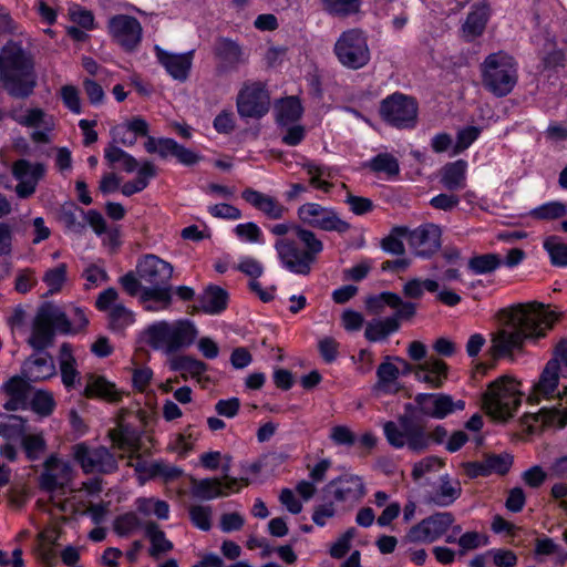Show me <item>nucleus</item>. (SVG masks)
I'll return each instance as SVG.
<instances>
[{
	"mask_svg": "<svg viewBox=\"0 0 567 567\" xmlns=\"http://www.w3.org/2000/svg\"><path fill=\"white\" fill-rule=\"evenodd\" d=\"M390 307L395 310L391 318H396L400 322L401 319H410L415 315V305L403 299L394 292H382L379 296L372 297L368 301V308L374 313L383 312L384 307Z\"/></svg>",
	"mask_w": 567,
	"mask_h": 567,
	"instance_id": "a878e982",
	"label": "nucleus"
},
{
	"mask_svg": "<svg viewBox=\"0 0 567 567\" xmlns=\"http://www.w3.org/2000/svg\"><path fill=\"white\" fill-rule=\"evenodd\" d=\"M198 334L196 324L189 319L157 320L143 330L142 339L153 350L169 355L189 348Z\"/></svg>",
	"mask_w": 567,
	"mask_h": 567,
	"instance_id": "39448f33",
	"label": "nucleus"
},
{
	"mask_svg": "<svg viewBox=\"0 0 567 567\" xmlns=\"http://www.w3.org/2000/svg\"><path fill=\"white\" fill-rule=\"evenodd\" d=\"M177 142L173 138L147 136L144 147L148 154H157L162 158L174 156Z\"/></svg>",
	"mask_w": 567,
	"mask_h": 567,
	"instance_id": "864d4df0",
	"label": "nucleus"
},
{
	"mask_svg": "<svg viewBox=\"0 0 567 567\" xmlns=\"http://www.w3.org/2000/svg\"><path fill=\"white\" fill-rule=\"evenodd\" d=\"M302 168L309 175V183L312 187L323 193H329L332 189L333 185L328 181L332 176L329 167L308 161L302 164Z\"/></svg>",
	"mask_w": 567,
	"mask_h": 567,
	"instance_id": "a19ab883",
	"label": "nucleus"
},
{
	"mask_svg": "<svg viewBox=\"0 0 567 567\" xmlns=\"http://www.w3.org/2000/svg\"><path fill=\"white\" fill-rule=\"evenodd\" d=\"M199 302L205 313L218 315L227 307L228 293L220 287L209 286L202 295Z\"/></svg>",
	"mask_w": 567,
	"mask_h": 567,
	"instance_id": "ea45409f",
	"label": "nucleus"
},
{
	"mask_svg": "<svg viewBox=\"0 0 567 567\" xmlns=\"http://www.w3.org/2000/svg\"><path fill=\"white\" fill-rule=\"evenodd\" d=\"M400 329V322L396 318H379L373 319L367 323L364 337L370 342H378L386 339L390 334Z\"/></svg>",
	"mask_w": 567,
	"mask_h": 567,
	"instance_id": "58836bf2",
	"label": "nucleus"
},
{
	"mask_svg": "<svg viewBox=\"0 0 567 567\" xmlns=\"http://www.w3.org/2000/svg\"><path fill=\"white\" fill-rule=\"evenodd\" d=\"M296 235L303 244V249L299 247L296 240L290 238L277 239L274 248L279 264L285 270L299 276H308L317 261L318 255L323 250V244L310 229L296 228Z\"/></svg>",
	"mask_w": 567,
	"mask_h": 567,
	"instance_id": "20e7f679",
	"label": "nucleus"
},
{
	"mask_svg": "<svg viewBox=\"0 0 567 567\" xmlns=\"http://www.w3.org/2000/svg\"><path fill=\"white\" fill-rule=\"evenodd\" d=\"M59 364L63 385L69 390L75 388L80 383V372L69 343H63L60 348Z\"/></svg>",
	"mask_w": 567,
	"mask_h": 567,
	"instance_id": "f704fd0d",
	"label": "nucleus"
},
{
	"mask_svg": "<svg viewBox=\"0 0 567 567\" xmlns=\"http://www.w3.org/2000/svg\"><path fill=\"white\" fill-rule=\"evenodd\" d=\"M237 112L245 118H260L270 109V96L261 82H246L240 89L237 101Z\"/></svg>",
	"mask_w": 567,
	"mask_h": 567,
	"instance_id": "4468645a",
	"label": "nucleus"
},
{
	"mask_svg": "<svg viewBox=\"0 0 567 567\" xmlns=\"http://www.w3.org/2000/svg\"><path fill=\"white\" fill-rule=\"evenodd\" d=\"M489 17L491 11L486 2L475 3L462 23L461 38L466 42L480 38L486 29Z\"/></svg>",
	"mask_w": 567,
	"mask_h": 567,
	"instance_id": "bb28decb",
	"label": "nucleus"
},
{
	"mask_svg": "<svg viewBox=\"0 0 567 567\" xmlns=\"http://www.w3.org/2000/svg\"><path fill=\"white\" fill-rule=\"evenodd\" d=\"M25 433V421L21 416L6 415L0 420V436L7 440H21Z\"/></svg>",
	"mask_w": 567,
	"mask_h": 567,
	"instance_id": "09e8293b",
	"label": "nucleus"
},
{
	"mask_svg": "<svg viewBox=\"0 0 567 567\" xmlns=\"http://www.w3.org/2000/svg\"><path fill=\"white\" fill-rule=\"evenodd\" d=\"M466 162L458 159L443 167L441 183L449 190H460L466 186Z\"/></svg>",
	"mask_w": 567,
	"mask_h": 567,
	"instance_id": "4c0bfd02",
	"label": "nucleus"
},
{
	"mask_svg": "<svg viewBox=\"0 0 567 567\" xmlns=\"http://www.w3.org/2000/svg\"><path fill=\"white\" fill-rule=\"evenodd\" d=\"M414 401L421 414L436 420L465 409L463 400L455 401L445 393H419Z\"/></svg>",
	"mask_w": 567,
	"mask_h": 567,
	"instance_id": "f3484780",
	"label": "nucleus"
},
{
	"mask_svg": "<svg viewBox=\"0 0 567 567\" xmlns=\"http://www.w3.org/2000/svg\"><path fill=\"white\" fill-rule=\"evenodd\" d=\"M381 117L398 128H411L416 124L417 104L406 95L394 93L381 102Z\"/></svg>",
	"mask_w": 567,
	"mask_h": 567,
	"instance_id": "9b49d317",
	"label": "nucleus"
},
{
	"mask_svg": "<svg viewBox=\"0 0 567 567\" xmlns=\"http://www.w3.org/2000/svg\"><path fill=\"white\" fill-rule=\"evenodd\" d=\"M484 87L497 97L508 95L518 80L517 63L504 51L488 54L481 64Z\"/></svg>",
	"mask_w": 567,
	"mask_h": 567,
	"instance_id": "0eeeda50",
	"label": "nucleus"
},
{
	"mask_svg": "<svg viewBox=\"0 0 567 567\" xmlns=\"http://www.w3.org/2000/svg\"><path fill=\"white\" fill-rule=\"evenodd\" d=\"M462 494L461 483L452 480L447 474L440 477L437 489L431 496V502L440 507L452 505Z\"/></svg>",
	"mask_w": 567,
	"mask_h": 567,
	"instance_id": "c9c22d12",
	"label": "nucleus"
},
{
	"mask_svg": "<svg viewBox=\"0 0 567 567\" xmlns=\"http://www.w3.org/2000/svg\"><path fill=\"white\" fill-rule=\"evenodd\" d=\"M189 519L192 524L204 532H208L212 528L213 508L209 505H190Z\"/></svg>",
	"mask_w": 567,
	"mask_h": 567,
	"instance_id": "6e6d98bb",
	"label": "nucleus"
},
{
	"mask_svg": "<svg viewBox=\"0 0 567 567\" xmlns=\"http://www.w3.org/2000/svg\"><path fill=\"white\" fill-rule=\"evenodd\" d=\"M333 52L338 61L350 70L364 68L371 59L368 38L360 29L343 31L334 43Z\"/></svg>",
	"mask_w": 567,
	"mask_h": 567,
	"instance_id": "9d476101",
	"label": "nucleus"
},
{
	"mask_svg": "<svg viewBox=\"0 0 567 567\" xmlns=\"http://www.w3.org/2000/svg\"><path fill=\"white\" fill-rule=\"evenodd\" d=\"M487 544L488 538L484 534L475 530L463 533L457 539V545L460 547L458 554L463 556L467 551L484 547Z\"/></svg>",
	"mask_w": 567,
	"mask_h": 567,
	"instance_id": "0e129e2a",
	"label": "nucleus"
},
{
	"mask_svg": "<svg viewBox=\"0 0 567 567\" xmlns=\"http://www.w3.org/2000/svg\"><path fill=\"white\" fill-rule=\"evenodd\" d=\"M144 534L150 542L148 555L153 559H159L173 550V543L166 537L164 530L154 522L144 524Z\"/></svg>",
	"mask_w": 567,
	"mask_h": 567,
	"instance_id": "473e14b6",
	"label": "nucleus"
},
{
	"mask_svg": "<svg viewBox=\"0 0 567 567\" xmlns=\"http://www.w3.org/2000/svg\"><path fill=\"white\" fill-rule=\"evenodd\" d=\"M391 358L388 357L386 361L382 362L377 370L378 382L377 386L379 390L390 393L394 391L396 381L400 377V368L390 362Z\"/></svg>",
	"mask_w": 567,
	"mask_h": 567,
	"instance_id": "c03bdc74",
	"label": "nucleus"
},
{
	"mask_svg": "<svg viewBox=\"0 0 567 567\" xmlns=\"http://www.w3.org/2000/svg\"><path fill=\"white\" fill-rule=\"evenodd\" d=\"M440 288V284L434 279H420L412 278L408 280L403 286V295L408 298L420 299L423 297L424 291L436 292Z\"/></svg>",
	"mask_w": 567,
	"mask_h": 567,
	"instance_id": "de8ad7c7",
	"label": "nucleus"
},
{
	"mask_svg": "<svg viewBox=\"0 0 567 567\" xmlns=\"http://www.w3.org/2000/svg\"><path fill=\"white\" fill-rule=\"evenodd\" d=\"M45 167L41 163H31L28 159H18L13 163L12 174L17 181V195L20 198L31 196L37 188L38 182L44 175Z\"/></svg>",
	"mask_w": 567,
	"mask_h": 567,
	"instance_id": "4be33fe9",
	"label": "nucleus"
},
{
	"mask_svg": "<svg viewBox=\"0 0 567 567\" xmlns=\"http://www.w3.org/2000/svg\"><path fill=\"white\" fill-rule=\"evenodd\" d=\"M0 81L13 97L32 94L37 85L34 58L21 42L10 40L0 49Z\"/></svg>",
	"mask_w": 567,
	"mask_h": 567,
	"instance_id": "7ed1b4c3",
	"label": "nucleus"
},
{
	"mask_svg": "<svg viewBox=\"0 0 567 567\" xmlns=\"http://www.w3.org/2000/svg\"><path fill=\"white\" fill-rule=\"evenodd\" d=\"M324 9L333 16L347 17L360 10V0H321Z\"/></svg>",
	"mask_w": 567,
	"mask_h": 567,
	"instance_id": "e2e57ef3",
	"label": "nucleus"
},
{
	"mask_svg": "<svg viewBox=\"0 0 567 567\" xmlns=\"http://www.w3.org/2000/svg\"><path fill=\"white\" fill-rule=\"evenodd\" d=\"M502 264L503 259L499 255L483 254L470 258L467 267L474 275H487L498 269Z\"/></svg>",
	"mask_w": 567,
	"mask_h": 567,
	"instance_id": "a18cd8bd",
	"label": "nucleus"
},
{
	"mask_svg": "<svg viewBox=\"0 0 567 567\" xmlns=\"http://www.w3.org/2000/svg\"><path fill=\"white\" fill-rule=\"evenodd\" d=\"M82 277L85 280L84 288L86 290L94 289L109 280V275L103 264H89Z\"/></svg>",
	"mask_w": 567,
	"mask_h": 567,
	"instance_id": "bf43d9fd",
	"label": "nucleus"
},
{
	"mask_svg": "<svg viewBox=\"0 0 567 567\" xmlns=\"http://www.w3.org/2000/svg\"><path fill=\"white\" fill-rule=\"evenodd\" d=\"M300 221L309 227L324 231L347 233L350 224L343 220L334 208L318 203H305L298 208Z\"/></svg>",
	"mask_w": 567,
	"mask_h": 567,
	"instance_id": "f8f14e48",
	"label": "nucleus"
},
{
	"mask_svg": "<svg viewBox=\"0 0 567 567\" xmlns=\"http://www.w3.org/2000/svg\"><path fill=\"white\" fill-rule=\"evenodd\" d=\"M303 109L299 99L289 96L276 105L277 122L282 125H290L297 122L302 115Z\"/></svg>",
	"mask_w": 567,
	"mask_h": 567,
	"instance_id": "79ce46f5",
	"label": "nucleus"
},
{
	"mask_svg": "<svg viewBox=\"0 0 567 567\" xmlns=\"http://www.w3.org/2000/svg\"><path fill=\"white\" fill-rule=\"evenodd\" d=\"M567 214L565 204L560 202H547L533 210H530V217L539 220H554L558 219Z\"/></svg>",
	"mask_w": 567,
	"mask_h": 567,
	"instance_id": "5fc2aeb1",
	"label": "nucleus"
},
{
	"mask_svg": "<svg viewBox=\"0 0 567 567\" xmlns=\"http://www.w3.org/2000/svg\"><path fill=\"white\" fill-rule=\"evenodd\" d=\"M544 248L554 266L567 267V243L559 240L557 237H549L544 241Z\"/></svg>",
	"mask_w": 567,
	"mask_h": 567,
	"instance_id": "4d7b16f0",
	"label": "nucleus"
},
{
	"mask_svg": "<svg viewBox=\"0 0 567 567\" xmlns=\"http://www.w3.org/2000/svg\"><path fill=\"white\" fill-rule=\"evenodd\" d=\"M110 328L113 331L121 332L127 327L132 326L135 321L133 311L127 309L122 303L114 305L109 312Z\"/></svg>",
	"mask_w": 567,
	"mask_h": 567,
	"instance_id": "3c124183",
	"label": "nucleus"
},
{
	"mask_svg": "<svg viewBox=\"0 0 567 567\" xmlns=\"http://www.w3.org/2000/svg\"><path fill=\"white\" fill-rule=\"evenodd\" d=\"M144 309L151 312L167 310L172 305L171 288H145L141 296Z\"/></svg>",
	"mask_w": 567,
	"mask_h": 567,
	"instance_id": "e433bc0d",
	"label": "nucleus"
},
{
	"mask_svg": "<svg viewBox=\"0 0 567 567\" xmlns=\"http://www.w3.org/2000/svg\"><path fill=\"white\" fill-rule=\"evenodd\" d=\"M136 272L147 285L145 288H171L168 284L173 276V266L155 255H147L140 260Z\"/></svg>",
	"mask_w": 567,
	"mask_h": 567,
	"instance_id": "a211bd4d",
	"label": "nucleus"
},
{
	"mask_svg": "<svg viewBox=\"0 0 567 567\" xmlns=\"http://www.w3.org/2000/svg\"><path fill=\"white\" fill-rule=\"evenodd\" d=\"M55 330L60 332L68 330L66 315L60 307L45 303L39 308L33 319L28 342L33 349L43 350L52 344Z\"/></svg>",
	"mask_w": 567,
	"mask_h": 567,
	"instance_id": "1a4fd4ad",
	"label": "nucleus"
},
{
	"mask_svg": "<svg viewBox=\"0 0 567 567\" xmlns=\"http://www.w3.org/2000/svg\"><path fill=\"white\" fill-rule=\"evenodd\" d=\"M560 372L561 368L557 361H548L527 396L529 403L538 404L543 400L555 402L532 414V431L542 427L561 429L567 425V388L565 386L564 391L559 390V378L563 377Z\"/></svg>",
	"mask_w": 567,
	"mask_h": 567,
	"instance_id": "f03ea898",
	"label": "nucleus"
},
{
	"mask_svg": "<svg viewBox=\"0 0 567 567\" xmlns=\"http://www.w3.org/2000/svg\"><path fill=\"white\" fill-rule=\"evenodd\" d=\"M21 446L29 461L39 460L45 452L47 442L42 433H25L21 439Z\"/></svg>",
	"mask_w": 567,
	"mask_h": 567,
	"instance_id": "8fccbe9b",
	"label": "nucleus"
},
{
	"mask_svg": "<svg viewBox=\"0 0 567 567\" xmlns=\"http://www.w3.org/2000/svg\"><path fill=\"white\" fill-rule=\"evenodd\" d=\"M454 522L455 517L450 512L434 513L413 525L406 533V539L416 544L434 543L446 535Z\"/></svg>",
	"mask_w": 567,
	"mask_h": 567,
	"instance_id": "2eb2a0df",
	"label": "nucleus"
},
{
	"mask_svg": "<svg viewBox=\"0 0 567 567\" xmlns=\"http://www.w3.org/2000/svg\"><path fill=\"white\" fill-rule=\"evenodd\" d=\"M84 395L117 402L121 400L122 393L116 389L114 383L110 382L104 377L91 374L84 388Z\"/></svg>",
	"mask_w": 567,
	"mask_h": 567,
	"instance_id": "72a5a7b5",
	"label": "nucleus"
},
{
	"mask_svg": "<svg viewBox=\"0 0 567 567\" xmlns=\"http://www.w3.org/2000/svg\"><path fill=\"white\" fill-rule=\"evenodd\" d=\"M556 317L542 303L533 302L512 308L502 324L493 333L489 352L495 359L514 358V352L523 349L525 341L544 338L551 329Z\"/></svg>",
	"mask_w": 567,
	"mask_h": 567,
	"instance_id": "f257e3e1",
	"label": "nucleus"
},
{
	"mask_svg": "<svg viewBox=\"0 0 567 567\" xmlns=\"http://www.w3.org/2000/svg\"><path fill=\"white\" fill-rule=\"evenodd\" d=\"M368 166L375 173H384L389 177L396 176L400 172L398 159L389 154L381 153L370 159Z\"/></svg>",
	"mask_w": 567,
	"mask_h": 567,
	"instance_id": "603ef678",
	"label": "nucleus"
},
{
	"mask_svg": "<svg viewBox=\"0 0 567 567\" xmlns=\"http://www.w3.org/2000/svg\"><path fill=\"white\" fill-rule=\"evenodd\" d=\"M241 197L269 219H281L288 212L277 198L252 188L243 190Z\"/></svg>",
	"mask_w": 567,
	"mask_h": 567,
	"instance_id": "cd10ccee",
	"label": "nucleus"
},
{
	"mask_svg": "<svg viewBox=\"0 0 567 567\" xmlns=\"http://www.w3.org/2000/svg\"><path fill=\"white\" fill-rule=\"evenodd\" d=\"M154 52L157 62L172 79L179 82H185L188 79L194 59L193 50L184 53H174L164 50L159 45H155Z\"/></svg>",
	"mask_w": 567,
	"mask_h": 567,
	"instance_id": "393cba45",
	"label": "nucleus"
},
{
	"mask_svg": "<svg viewBox=\"0 0 567 567\" xmlns=\"http://www.w3.org/2000/svg\"><path fill=\"white\" fill-rule=\"evenodd\" d=\"M214 53L225 71L235 70L248 61L247 52L229 38H219L216 41Z\"/></svg>",
	"mask_w": 567,
	"mask_h": 567,
	"instance_id": "c85d7f7f",
	"label": "nucleus"
},
{
	"mask_svg": "<svg viewBox=\"0 0 567 567\" xmlns=\"http://www.w3.org/2000/svg\"><path fill=\"white\" fill-rule=\"evenodd\" d=\"M72 456L86 474H110L117 470L115 456L104 446L91 447L81 442L72 446Z\"/></svg>",
	"mask_w": 567,
	"mask_h": 567,
	"instance_id": "ddd939ff",
	"label": "nucleus"
},
{
	"mask_svg": "<svg viewBox=\"0 0 567 567\" xmlns=\"http://www.w3.org/2000/svg\"><path fill=\"white\" fill-rule=\"evenodd\" d=\"M357 535L354 527L348 528L330 546L329 554L332 558H343L351 549L352 540Z\"/></svg>",
	"mask_w": 567,
	"mask_h": 567,
	"instance_id": "774afa93",
	"label": "nucleus"
},
{
	"mask_svg": "<svg viewBox=\"0 0 567 567\" xmlns=\"http://www.w3.org/2000/svg\"><path fill=\"white\" fill-rule=\"evenodd\" d=\"M234 233L239 240L249 244H264V233L261 228L252 221L238 224L234 228Z\"/></svg>",
	"mask_w": 567,
	"mask_h": 567,
	"instance_id": "69168bd1",
	"label": "nucleus"
},
{
	"mask_svg": "<svg viewBox=\"0 0 567 567\" xmlns=\"http://www.w3.org/2000/svg\"><path fill=\"white\" fill-rule=\"evenodd\" d=\"M441 228L434 224H424L409 230L408 244L412 252L420 258H430L441 248Z\"/></svg>",
	"mask_w": 567,
	"mask_h": 567,
	"instance_id": "aec40b11",
	"label": "nucleus"
},
{
	"mask_svg": "<svg viewBox=\"0 0 567 567\" xmlns=\"http://www.w3.org/2000/svg\"><path fill=\"white\" fill-rule=\"evenodd\" d=\"M522 398L520 383L505 374L489 383L483 395V405L493 419L506 421L514 416Z\"/></svg>",
	"mask_w": 567,
	"mask_h": 567,
	"instance_id": "423d86ee",
	"label": "nucleus"
},
{
	"mask_svg": "<svg viewBox=\"0 0 567 567\" xmlns=\"http://www.w3.org/2000/svg\"><path fill=\"white\" fill-rule=\"evenodd\" d=\"M72 478V467L69 463L59 460L55 455L49 456L43 464L40 475V487L49 493L64 488Z\"/></svg>",
	"mask_w": 567,
	"mask_h": 567,
	"instance_id": "b1692460",
	"label": "nucleus"
},
{
	"mask_svg": "<svg viewBox=\"0 0 567 567\" xmlns=\"http://www.w3.org/2000/svg\"><path fill=\"white\" fill-rule=\"evenodd\" d=\"M156 174L155 166L150 162L145 161L142 163L137 171V176L133 181L126 182L122 187L121 192L124 196H132L136 193L145 189Z\"/></svg>",
	"mask_w": 567,
	"mask_h": 567,
	"instance_id": "37998d69",
	"label": "nucleus"
},
{
	"mask_svg": "<svg viewBox=\"0 0 567 567\" xmlns=\"http://www.w3.org/2000/svg\"><path fill=\"white\" fill-rule=\"evenodd\" d=\"M326 489L337 503L344 504L348 507L354 506L365 495L363 480L352 474L332 480Z\"/></svg>",
	"mask_w": 567,
	"mask_h": 567,
	"instance_id": "6ab92c4d",
	"label": "nucleus"
},
{
	"mask_svg": "<svg viewBox=\"0 0 567 567\" xmlns=\"http://www.w3.org/2000/svg\"><path fill=\"white\" fill-rule=\"evenodd\" d=\"M109 436L113 445L124 454H127L130 458L138 453L141 436L136 430L120 424L115 429L110 430Z\"/></svg>",
	"mask_w": 567,
	"mask_h": 567,
	"instance_id": "2f4dec72",
	"label": "nucleus"
},
{
	"mask_svg": "<svg viewBox=\"0 0 567 567\" xmlns=\"http://www.w3.org/2000/svg\"><path fill=\"white\" fill-rule=\"evenodd\" d=\"M18 123L25 127H32L34 131L31 133L32 142L37 144H48L51 142V133L55 130V117L48 114L40 107H33L25 111L19 117Z\"/></svg>",
	"mask_w": 567,
	"mask_h": 567,
	"instance_id": "412c9836",
	"label": "nucleus"
},
{
	"mask_svg": "<svg viewBox=\"0 0 567 567\" xmlns=\"http://www.w3.org/2000/svg\"><path fill=\"white\" fill-rule=\"evenodd\" d=\"M409 229L406 227H395L392 229L390 235L381 241V247L384 251L392 255H402L404 254V245L402 241V237L408 238Z\"/></svg>",
	"mask_w": 567,
	"mask_h": 567,
	"instance_id": "680f3d73",
	"label": "nucleus"
},
{
	"mask_svg": "<svg viewBox=\"0 0 567 567\" xmlns=\"http://www.w3.org/2000/svg\"><path fill=\"white\" fill-rule=\"evenodd\" d=\"M240 489V481L225 475L219 478H192V495L203 501H210L221 496H227L230 492Z\"/></svg>",
	"mask_w": 567,
	"mask_h": 567,
	"instance_id": "5701e85b",
	"label": "nucleus"
},
{
	"mask_svg": "<svg viewBox=\"0 0 567 567\" xmlns=\"http://www.w3.org/2000/svg\"><path fill=\"white\" fill-rule=\"evenodd\" d=\"M172 369L190 374L192 377H199L206 372L207 365L195 358L183 355L172 361Z\"/></svg>",
	"mask_w": 567,
	"mask_h": 567,
	"instance_id": "13d9d810",
	"label": "nucleus"
},
{
	"mask_svg": "<svg viewBox=\"0 0 567 567\" xmlns=\"http://www.w3.org/2000/svg\"><path fill=\"white\" fill-rule=\"evenodd\" d=\"M68 267L65 264H60L54 268L45 271L43 282L48 287V292L53 295L61 290L66 280Z\"/></svg>",
	"mask_w": 567,
	"mask_h": 567,
	"instance_id": "338daca9",
	"label": "nucleus"
},
{
	"mask_svg": "<svg viewBox=\"0 0 567 567\" xmlns=\"http://www.w3.org/2000/svg\"><path fill=\"white\" fill-rule=\"evenodd\" d=\"M22 373L29 381H43L55 374V367L49 354H34L23 363Z\"/></svg>",
	"mask_w": 567,
	"mask_h": 567,
	"instance_id": "7c9ffc66",
	"label": "nucleus"
},
{
	"mask_svg": "<svg viewBox=\"0 0 567 567\" xmlns=\"http://www.w3.org/2000/svg\"><path fill=\"white\" fill-rule=\"evenodd\" d=\"M59 96L63 105L73 114L82 113V100L80 90L73 84L62 85L59 90Z\"/></svg>",
	"mask_w": 567,
	"mask_h": 567,
	"instance_id": "052dcab7",
	"label": "nucleus"
},
{
	"mask_svg": "<svg viewBox=\"0 0 567 567\" xmlns=\"http://www.w3.org/2000/svg\"><path fill=\"white\" fill-rule=\"evenodd\" d=\"M109 32L120 47L131 52L141 43L143 29L136 18L116 14L109 20Z\"/></svg>",
	"mask_w": 567,
	"mask_h": 567,
	"instance_id": "dca6fc26",
	"label": "nucleus"
},
{
	"mask_svg": "<svg viewBox=\"0 0 567 567\" xmlns=\"http://www.w3.org/2000/svg\"><path fill=\"white\" fill-rule=\"evenodd\" d=\"M414 378L431 389H439L447 379V365L440 359L430 358L415 365Z\"/></svg>",
	"mask_w": 567,
	"mask_h": 567,
	"instance_id": "c756f323",
	"label": "nucleus"
},
{
	"mask_svg": "<svg viewBox=\"0 0 567 567\" xmlns=\"http://www.w3.org/2000/svg\"><path fill=\"white\" fill-rule=\"evenodd\" d=\"M383 434L390 446L408 447L413 453L425 451L431 443V437L425 429L408 416H400L398 421L384 422Z\"/></svg>",
	"mask_w": 567,
	"mask_h": 567,
	"instance_id": "6e6552de",
	"label": "nucleus"
},
{
	"mask_svg": "<svg viewBox=\"0 0 567 567\" xmlns=\"http://www.w3.org/2000/svg\"><path fill=\"white\" fill-rule=\"evenodd\" d=\"M141 528L144 529V524L133 512L118 515L113 522V530L120 537H128Z\"/></svg>",
	"mask_w": 567,
	"mask_h": 567,
	"instance_id": "49530a36",
	"label": "nucleus"
}]
</instances>
